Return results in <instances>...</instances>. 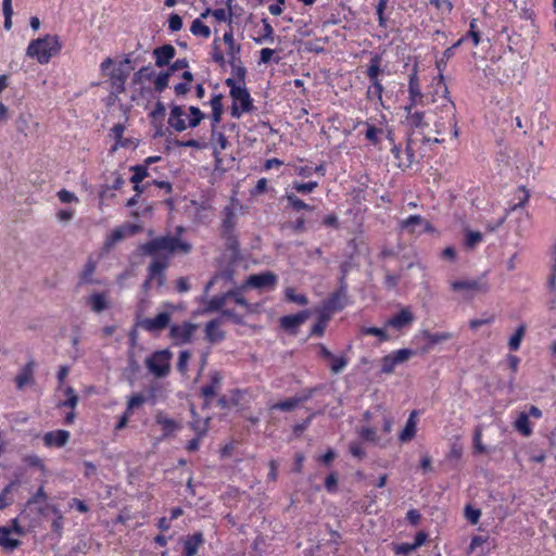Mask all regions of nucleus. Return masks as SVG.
Here are the masks:
<instances>
[{
    "label": "nucleus",
    "mask_w": 556,
    "mask_h": 556,
    "mask_svg": "<svg viewBox=\"0 0 556 556\" xmlns=\"http://www.w3.org/2000/svg\"><path fill=\"white\" fill-rule=\"evenodd\" d=\"M354 128H361L359 132H364L365 138L372 143H377L379 140V135L383 134L382 129H378L372 125L362 122L357 123Z\"/></svg>",
    "instance_id": "nucleus-30"
},
{
    "label": "nucleus",
    "mask_w": 556,
    "mask_h": 556,
    "mask_svg": "<svg viewBox=\"0 0 556 556\" xmlns=\"http://www.w3.org/2000/svg\"><path fill=\"white\" fill-rule=\"evenodd\" d=\"M114 65V61L111 58H106L100 65L102 73L106 74L110 78L112 88L115 92L122 93L125 90L126 80L134 70L129 58H125L118 64H116L110 73L108 71Z\"/></svg>",
    "instance_id": "nucleus-4"
},
{
    "label": "nucleus",
    "mask_w": 556,
    "mask_h": 556,
    "mask_svg": "<svg viewBox=\"0 0 556 556\" xmlns=\"http://www.w3.org/2000/svg\"><path fill=\"white\" fill-rule=\"evenodd\" d=\"M308 317V311H303L298 314L283 316L280 319V325L285 330L294 332Z\"/></svg>",
    "instance_id": "nucleus-23"
},
{
    "label": "nucleus",
    "mask_w": 556,
    "mask_h": 556,
    "mask_svg": "<svg viewBox=\"0 0 556 556\" xmlns=\"http://www.w3.org/2000/svg\"><path fill=\"white\" fill-rule=\"evenodd\" d=\"M35 362L30 359L24 368L21 370V372L15 377V383L17 389L22 390L26 386L31 384L34 382V369H35Z\"/></svg>",
    "instance_id": "nucleus-25"
},
{
    "label": "nucleus",
    "mask_w": 556,
    "mask_h": 556,
    "mask_svg": "<svg viewBox=\"0 0 556 556\" xmlns=\"http://www.w3.org/2000/svg\"><path fill=\"white\" fill-rule=\"evenodd\" d=\"M415 549H417V548L415 547V545L413 543H402V544L395 545V547H394L395 554L403 555V556H408Z\"/></svg>",
    "instance_id": "nucleus-58"
},
{
    "label": "nucleus",
    "mask_w": 556,
    "mask_h": 556,
    "mask_svg": "<svg viewBox=\"0 0 556 556\" xmlns=\"http://www.w3.org/2000/svg\"><path fill=\"white\" fill-rule=\"evenodd\" d=\"M66 400L61 403V406L75 408L78 404V395L72 387H67L64 391Z\"/></svg>",
    "instance_id": "nucleus-48"
},
{
    "label": "nucleus",
    "mask_w": 556,
    "mask_h": 556,
    "mask_svg": "<svg viewBox=\"0 0 556 556\" xmlns=\"http://www.w3.org/2000/svg\"><path fill=\"white\" fill-rule=\"evenodd\" d=\"M224 42L228 46V62L233 68H237L238 71L243 72V68L240 66L241 60H240V51L241 47L240 45H237L233 39L232 30L226 31L223 36Z\"/></svg>",
    "instance_id": "nucleus-16"
},
{
    "label": "nucleus",
    "mask_w": 556,
    "mask_h": 556,
    "mask_svg": "<svg viewBox=\"0 0 556 556\" xmlns=\"http://www.w3.org/2000/svg\"><path fill=\"white\" fill-rule=\"evenodd\" d=\"M407 119H408V123L410 126H414L417 128L429 126L430 122H431V121L425 119V112H418V111H416L414 113H412V111H410L409 113H407Z\"/></svg>",
    "instance_id": "nucleus-42"
},
{
    "label": "nucleus",
    "mask_w": 556,
    "mask_h": 556,
    "mask_svg": "<svg viewBox=\"0 0 556 556\" xmlns=\"http://www.w3.org/2000/svg\"><path fill=\"white\" fill-rule=\"evenodd\" d=\"M481 516V511L478 508H473L469 505L465 507V517L471 525H477Z\"/></svg>",
    "instance_id": "nucleus-53"
},
{
    "label": "nucleus",
    "mask_w": 556,
    "mask_h": 556,
    "mask_svg": "<svg viewBox=\"0 0 556 556\" xmlns=\"http://www.w3.org/2000/svg\"><path fill=\"white\" fill-rule=\"evenodd\" d=\"M212 141L214 143L215 156H218L219 150H225L228 146V140L223 132L212 131Z\"/></svg>",
    "instance_id": "nucleus-45"
},
{
    "label": "nucleus",
    "mask_w": 556,
    "mask_h": 556,
    "mask_svg": "<svg viewBox=\"0 0 556 556\" xmlns=\"http://www.w3.org/2000/svg\"><path fill=\"white\" fill-rule=\"evenodd\" d=\"M433 104H438L437 108L441 109L448 118V124L453 128V135L455 138L458 137L457 121L455 118L456 108L454 102L448 97V89L444 81V77L440 74L433 84V94L431 98Z\"/></svg>",
    "instance_id": "nucleus-3"
},
{
    "label": "nucleus",
    "mask_w": 556,
    "mask_h": 556,
    "mask_svg": "<svg viewBox=\"0 0 556 556\" xmlns=\"http://www.w3.org/2000/svg\"><path fill=\"white\" fill-rule=\"evenodd\" d=\"M23 533L16 519L12 520L11 526L0 527V546L8 552L16 549L21 545L20 538Z\"/></svg>",
    "instance_id": "nucleus-10"
},
{
    "label": "nucleus",
    "mask_w": 556,
    "mask_h": 556,
    "mask_svg": "<svg viewBox=\"0 0 556 556\" xmlns=\"http://www.w3.org/2000/svg\"><path fill=\"white\" fill-rule=\"evenodd\" d=\"M277 283V276L273 273L266 271L256 275H251L245 281V286L261 289L274 288Z\"/></svg>",
    "instance_id": "nucleus-19"
},
{
    "label": "nucleus",
    "mask_w": 556,
    "mask_h": 556,
    "mask_svg": "<svg viewBox=\"0 0 556 556\" xmlns=\"http://www.w3.org/2000/svg\"><path fill=\"white\" fill-rule=\"evenodd\" d=\"M287 199L289 204L296 211L309 208V206L304 201H302L294 194H289Z\"/></svg>",
    "instance_id": "nucleus-61"
},
{
    "label": "nucleus",
    "mask_w": 556,
    "mask_h": 556,
    "mask_svg": "<svg viewBox=\"0 0 556 556\" xmlns=\"http://www.w3.org/2000/svg\"><path fill=\"white\" fill-rule=\"evenodd\" d=\"M203 543L202 533H195L185 541V556H194L199 546Z\"/></svg>",
    "instance_id": "nucleus-34"
},
{
    "label": "nucleus",
    "mask_w": 556,
    "mask_h": 556,
    "mask_svg": "<svg viewBox=\"0 0 556 556\" xmlns=\"http://www.w3.org/2000/svg\"><path fill=\"white\" fill-rule=\"evenodd\" d=\"M30 121L29 114H21L16 119V128L20 132L26 135V130L28 129V124Z\"/></svg>",
    "instance_id": "nucleus-62"
},
{
    "label": "nucleus",
    "mask_w": 556,
    "mask_h": 556,
    "mask_svg": "<svg viewBox=\"0 0 556 556\" xmlns=\"http://www.w3.org/2000/svg\"><path fill=\"white\" fill-rule=\"evenodd\" d=\"M401 228L410 233H415L431 230V225L420 215H412L401 222Z\"/></svg>",
    "instance_id": "nucleus-20"
},
{
    "label": "nucleus",
    "mask_w": 556,
    "mask_h": 556,
    "mask_svg": "<svg viewBox=\"0 0 556 556\" xmlns=\"http://www.w3.org/2000/svg\"><path fill=\"white\" fill-rule=\"evenodd\" d=\"M170 358L172 353L168 350L156 351L146 359V365L156 378H163L169 372Z\"/></svg>",
    "instance_id": "nucleus-8"
},
{
    "label": "nucleus",
    "mask_w": 556,
    "mask_h": 556,
    "mask_svg": "<svg viewBox=\"0 0 556 556\" xmlns=\"http://www.w3.org/2000/svg\"><path fill=\"white\" fill-rule=\"evenodd\" d=\"M163 307L164 311L159 312L155 317H142L137 320V326L148 332H159L167 328L176 307L168 302L164 303Z\"/></svg>",
    "instance_id": "nucleus-5"
},
{
    "label": "nucleus",
    "mask_w": 556,
    "mask_h": 556,
    "mask_svg": "<svg viewBox=\"0 0 556 556\" xmlns=\"http://www.w3.org/2000/svg\"><path fill=\"white\" fill-rule=\"evenodd\" d=\"M155 420L162 427L164 435H168L178 429V424L164 414H157Z\"/></svg>",
    "instance_id": "nucleus-37"
},
{
    "label": "nucleus",
    "mask_w": 556,
    "mask_h": 556,
    "mask_svg": "<svg viewBox=\"0 0 556 556\" xmlns=\"http://www.w3.org/2000/svg\"><path fill=\"white\" fill-rule=\"evenodd\" d=\"M169 76H170V72H165V73L159 74L154 80L155 90L163 91L168 85Z\"/></svg>",
    "instance_id": "nucleus-55"
},
{
    "label": "nucleus",
    "mask_w": 556,
    "mask_h": 556,
    "mask_svg": "<svg viewBox=\"0 0 556 556\" xmlns=\"http://www.w3.org/2000/svg\"><path fill=\"white\" fill-rule=\"evenodd\" d=\"M425 338L429 340L430 343L437 344L443 341H447L452 338L451 332H438V333H430L429 331L424 332Z\"/></svg>",
    "instance_id": "nucleus-50"
},
{
    "label": "nucleus",
    "mask_w": 556,
    "mask_h": 556,
    "mask_svg": "<svg viewBox=\"0 0 556 556\" xmlns=\"http://www.w3.org/2000/svg\"><path fill=\"white\" fill-rule=\"evenodd\" d=\"M362 332L364 334H371L378 337L381 341L389 340V334L387 333L384 328H378V327H366L362 329Z\"/></svg>",
    "instance_id": "nucleus-51"
},
{
    "label": "nucleus",
    "mask_w": 556,
    "mask_h": 556,
    "mask_svg": "<svg viewBox=\"0 0 556 556\" xmlns=\"http://www.w3.org/2000/svg\"><path fill=\"white\" fill-rule=\"evenodd\" d=\"M131 170L134 172V175H132L130 181L134 185H137V182L143 181L149 176L148 168L144 165L132 166Z\"/></svg>",
    "instance_id": "nucleus-47"
},
{
    "label": "nucleus",
    "mask_w": 556,
    "mask_h": 556,
    "mask_svg": "<svg viewBox=\"0 0 556 556\" xmlns=\"http://www.w3.org/2000/svg\"><path fill=\"white\" fill-rule=\"evenodd\" d=\"M185 112L181 106L175 105L169 113L168 125L176 131L186 130L189 125L187 119L184 117Z\"/></svg>",
    "instance_id": "nucleus-24"
},
{
    "label": "nucleus",
    "mask_w": 556,
    "mask_h": 556,
    "mask_svg": "<svg viewBox=\"0 0 556 556\" xmlns=\"http://www.w3.org/2000/svg\"><path fill=\"white\" fill-rule=\"evenodd\" d=\"M182 27V20L178 14H172L168 18V28L172 31H178Z\"/></svg>",
    "instance_id": "nucleus-64"
},
{
    "label": "nucleus",
    "mask_w": 556,
    "mask_h": 556,
    "mask_svg": "<svg viewBox=\"0 0 556 556\" xmlns=\"http://www.w3.org/2000/svg\"><path fill=\"white\" fill-rule=\"evenodd\" d=\"M286 296L289 301L298 303L300 305L307 304V298L304 294H296L294 290L291 288L286 290Z\"/></svg>",
    "instance_id": "nucleus-56"
},
{
    "label": "nucleus",
    "mask_w": 556,
    "mask_h": 556,
    "mask_svg": "<svg viewBox=\"0 0 556 556\" xmlns=\"http://www.w3.org/2000/svg\"><path fill=\"white\" fill-rule=\"evenodd\" d=\"M2 11L4 15V28L7 30L12 27V16H13V8L12 0H3L2 1Z\"/></svg>",
    "instance_id": "nucleus-46"
},
{
    "label": "nucleus",
    "mask_w": 556,
    "mask_h": 556,
    "mask_svg": "<svg viewBox=\"0 0 556 556\" xmlns=\"http://www.w3.org/2000/svg\"><path fill=\"white\" fill-rule=\"evenodd\" d=\"M408 93L410 103L405 106V111L407 113H409L413 108H416L417 105L425 106L429 103V98L422 94L420 90L419 80L416 73H413L409 76Z\"/></svg>",
    "instance_id": "nucleus-13"
},
{
    "label": "nucleus",
    "mask_w": 556,
    "mask_h": 556,
    "mask_svg": "<svg viewBox=\"0 0 556 556\" xmlns=\"http://www.w3.org/2000/svg\"><path fill=\"white\" fill-rule=\"evenodd\" d=\"M237 224V214L233 203L226 205L223 210L222 236L227 241L230 249H237L235 227Z\"/></svg>",
    "instance_id": "nucleus-9"
},
{
    "label": "nucleus",
    "mask_w": 556,
    "mask_h": 556,
    "mask_svg": "<svg viewBox=\"0 0 556 556\" xmlns=\"http://www.w3.org/2000/svg\"><path fill=\"white\" fill-rule=\"evenodd\" d=\"M68 440L70 432L66 430L50 431L43 435V443L48 447H62Z\"/></svg>",
    "instance_id": "nucleus-22"
},
{
    "label": "nucleus",
    "mask_w": 556,
    "mask_h": 556,
    "mask_svg": "<svg viewBox=\"0 0 556 556\" xmlns=\"http://www.w3.org/2000/svg\"><path fill=\"white\" fill-rule=\"evenodd\" d=\"M257 42L262 41H274V29L271 25L267 22V20H263V35L261 38L256 40Z\"/></svg>",
    "instance_id": "nucleus-54"
},
{
    "label": "nucleus",
    "mask_w": 556,
    "mask_h": 556,
    "mask_svg": "<svg viewBox=\"0 0 556 556\" xmlns=\"http://www.w3.org/2000/svg\"><path fill=\"white\" fill-rule=\"evenodd\" d=\"M415 162V155L409 144H407L405 151L403 152V161H401L400 165L403 166V168L410 167L412 164Z\"/></svg>",
    "instance_id": "nucleus-57"
},
{
    "label": "nucleus",
    "mask_w": 556,
    "mask_h": 556,
    "mask_svg": "<svg viewBox=\"0 0 556 556\" xmlns=\"http://www.w3.org/2000/svg\"><path fill=\"white\" fill-rule=\"evenodd\" d=\"M525 334H526V325H520L508 341V346L511 351L519 350Z\"/></svg>",
    "instance_id": "nucleus-43"
},
{
    "label": "nucleus",
    "mask_w": 556,
    "mask_h": 556,
    "mask_svg": "<svg viewBox=\"0 0 556 556\" xmlns=\"http://www.w3.org/2000/svg\"><path fill=\"white\" fill-rule=\"evenodd\" d=\"M87 304L94 313H101L109 307V301L105 293H92L87 299Z\"/></svg>",
    "instance_id": "nucleus-29"
},
{
    "label": "nucleus",
    "mask_w": 556,
    "mask_h": 556,
    "mask_svg": "<svg viewBox=\"0 0 556 556\" xmlns=\"http://www.w3.org/2000/svg\"><path fill=\"white\" fill-rule=\"evenodd\" d=\"M453 291L463 292L465 296H472L488 290V283L483 279L456 280L451 283Z\"/></svg>",
    "instance_id": "nucleus-11"
},
{
    "label": "nucleus",
    "mask_w": 556,
    "mask_h": 556,
    "mask_svg": "<svg viewBox=\"0 0 556 556\" xmlns=\"http://www.w3.org/2000/svg\"><path fill=\"white\" fill-rule=\"evenodd\" d=\"M136 231H137V227L131 226V225H124L121 227H116L106 237V239L104 241V248L108 250L112 249L116 243L123 241L127 236L135 235Z\"/></svg>",
    "instance_id": "nucleus-18"
},
{
    "label": "nucleus",
    "mask_w": 556,
    "mask_h": 556,
    "mask_svg": "<svg viewBox=\"0 0 556 556\" xmlns=\"http://www.w3.org/2000/svg\"><path fill=\"white\" fill-rule=\"evenodd\" d=\"M124 131L125 126L123 124L118 123L112 127L111 132L116 141L114 147L112 148L113 151H115L118 147H127L128 140L123 138Z\"/></svg>",
    "instance_id": "nucleus-38"
},
{
    "label": "nucleus",
    "mask_w": 556,
    "mask_h": 556,
    "mask_svg": "<svg viewBox=\"0 0 556 556\" xmlns=\"http://www.w3.org/2000/svg\"><path fill=\"white\" fill-rule=\"evenodd\" d=\"M379 71H380L379 59L372 58L370 61V65L367 68V75L372 80L374 89H375L374 92L377 93L380 98L383 88H382V85L380 84V81L377 79Z\"/></svg>",
    "instance_id": "nucleus-28"
},
{
    "label": "nucleus",
    "mask_w": 556,
    "mask_h": 556,
    "mask_svg": "<svg viewBox=\"0 0 556 556\" xmlns=\"http://www.w3.org/2000/svg\"><path fill=\"white\" fill-rule=\"evenodd\" d=\"M415 320L414 314L409 307H403L397 314L391 316L386 321V327H391L401 330L408 327Z\"/></svg>",
    "instance_id": "nucleus-17"
},
{
    "label": "nucleus",
    "mask_w": 556,
    "mask_h": 556,
    "mask_svg": "<svg viewBox=\"0 0 556 556\" xmlns=\"http://www.w3.org/2000/svg\"><path fill=\"white\" fill-rule=\"evenodd\" d=\"M355 249L357 252V261L355 263L356 266L363 267L368 266L370 263L369 260V249L366 242L363 239H359L357 243H355Z\"/></svg>",
    "instance_id": "nucleus-31"
},
{
    "label": "nucleus",
    "mask_w": 556,
    "mask_h": 556,
    "mask_svg": "<svg viewBox=\"0 0 556 556\" xmlns=\"http://www.w3.org/2000/svg\"><path fill=\"white\" fill-rule=\"evenodd\" d=\"M24 462L26 464H28L29 466L39 468L42 471L46 470L45 463L38 455H35V454L27 455V456H25Z\"/></svg>",
    "instance_id": "nucleus-59"
},
{
    "label": "nucleus",
    "mask_w": 556,
    "mask_h": 556,
    "mask_svg": "<svg viewBox=\"0 0 556 556\" xmlns=\"http://www.w3.org/2000/svg\"><path fill=\"white\" fill-rule=\"evenodd\" d=\"M190 31L194 36H199L202 38H208L211 36V29L207 25H205L200 18H195L190 27Z\"/></svg>",
    "instance_id": "nucleus-40"
},
{
    "label": "nucleus",
    "mask_w": 556,
    "mask_h": 556,
    "mask_svg": "<svg viewBox=\"0 0 556 556\" xmlns=\"http://www.w3.org/2000/svg\"><path fill=\"white\" fill-rule=\"evenodd\" d=\"M211 108H212V119L213 124H217L220 122L222 113H223V103H222V96L215 94L211 99Z\"/></svg>",
    "instance_id": "nucleus-39"
},
{
    "label": "nucleus",
    "mask_w": 556,
    "mask_h": 556,
    "mask_svg": "<svg viewBox=\"0 0 556 556\" xmlns=\"http://www.w3.org/2000/svg\"><path fill=\"white\" fill-rule=\"evenodd\" d=\"M58 197L62 203L78 202L76 194L65 189L60 190Z\"/></svg>",
    "instance_id": "nucleus-63"
},
{
    "label": "nucleus",
    "mask_w": 556,
    "mask_h": 556,
    "mask_svg": "<svg viewBox=\"0 0 556 556\" xmlns=\"http://www.w3.org/2000/svg\"><path fill=\"white\" fill-rule=\"evenodd\" d=\"M166 269V261L153 260L148 269V278L142 283V289L148 291L152 283L155 281L157 287H163L165 283L164 270Z\"/></svg>",
    "instance_id": "nucleus-12"
},
{
    "label": "nucleus",
    "mask_w": 556,
    "mask_h": 556,
    "mask_svg": "<svg viewBox=\"0 0 556 556\" xmlns=\"http://www.w3.org/2000/svg\"><path fill=\"white\" fill-rule=\"evenodd\" d=\"M304 400H305L304 397H290V399H287L286 401H282V402L271 405L270 409H280V410H285V412H290L294 407H296L301 402H303Z\"/></svg>",
    "instance_id": "nucleus-41"
},
{
    "label": "nucleus",
    "mask_w": 556,
    "mask_h": 556,
    "mask_svg": "<svg viewBox=\"0 0 556 556\" xmlns=\"http://www.w3.org/2000/svg\"><path fill=\"white\" fill-rule=\"evenodd\" d=\"M197 325L192 323H182L181 325H173L169 329V338L177 345H182L190 342Z\"/></svg>",
    "instance_id": "nucleus-15"
},
{
    "label": "nucleus",
    "mask_w": 556,
    "mask_h": 556,
    "mask_svg": "<svg viewBox=\"0 0 556 556\" xmlns=\"http://www.w3.org/2000/svg\"><path fill=\"white\" fill-rule=\"evenodd\" d=\"M368 178L367 176H361L358 180V187L354 188L353 190V201L355 202V228L353 229V233L355 235H362V225L364 220V213L366 212L367 205L364 204L365 202V193L367 188Z\"/></svg>",
    "instance_id": "nucleus-7"
},
{
    "label": "nucleus",
    "mask_w": 556,
    "mask_h": 556,
    "mask_svg": "<svg viewBox=\"0 0 556 556\" xmlns=\"http://www.w3.org/2000/svg\"><path fill=\"white\" fill-rule=\"evenodd\" d=\"M189 112H190V117L188 118V125H189V127L194 128L204 118V114L200 111V109H198L195 106H190Z\"/></svg>",
    "instance_id": "nucleus-49"
},
{
    "label": "nucleus",
    "mask_w": 556,
    "mask_h": 556,
    "mask_svg": "<svg viewBox=\"0 0 556 556\" xmlns=\"http://www.w3.org/2000/svg\"><path fill=\"white\" fill-rule=\"evenodd\" d=\"M416 412H412L409 418L406 421V425L403 431L400 433L399 439L402 442L410 441L416 433V421H415Z\"/></svg>",
    "instance_id": "nucleus-35"
},
{
    "label": "nucleus",
    "mask_w": 556,
    "mask_h": 556,
    "mask_svg": "<svg viewBox=\"0 0 556 556\" xmlns=\"http://www.w3.org/2000/svg\"><path fill=\"white\" fill-rule=\"evenodd\" d=\"M319 355L327 359L328 366L333 374L341 372L346 366V359L343 355L336 356L325 346H320Z\"/></svg>",
    "instance_id": "nucleus-21"
},
{
    "label": "nucleus",
    "mask_w": 556,
    "mask_h": 556,
    "mask_svg": "<svg viewBox=\"0 0 556 556\" xmlns=\"http://www.w3.org/2000/svg\"><path fill=\"white\" fill-rule=\"evenodd\" d=\"M413 355L414 351L409 349H401L386 355L381 361V371L383 374H392L396 365L408 361Z\"/></svg>",
    "instance_id": "nucleus-14"
},
{
    "label": "nucleus",
    "mask_w": 556,
    "mask_h": 556,
    "mask_svg": "<svg viewBox=\"0 0 556 556\" xmlns=\"http://www.w3.org/2000/svg\"><path fill=\"white\" fill-rule=\"evenodd\" d=\"M226 85L230 87V97L233 101L231 116L239 118L243 112L251 111L253 106L250 93L245 88L237 86L232 78H228Z\"/></svg>",
    "instance_id": "nucleus-6"
},
{
    "label": "nucleus",
    "mask_w": 556,
    "mask_h": 556,
    "mask_svg": "<svg viewBox=\"0 0 556 556\" xmlns=\"http://www.w3.org/2000/svg\"><path fill=\"white\" fill-rule=\"evenodd\" d=\"M62 49L61 41L55 35H46L29 42L26 55L36 59L40 64H47L51 58L59 54Z\"/></svg>",
    "instance_id": "nucleus-2"
},
{
    "label": "nucleus",
    "mask_w": 556,
    "mask_h": 556,
    "mask_svg": "<svg viewBox=\"0 0 556 556\" xmlns=\"http://www.w3.org/2000/svg\"><path fill=\"white\" fill-rule=\"evenodd\" d=\"M175 48L170 45H164L162 47L156 48L153 51L155 56V64L159 67L167 65L170 60L175 56Z\"/></svg>",
    "instance_id": "nucleus-26"
},
{
    "label": "nucleus",
    "mask_w": 556,
    "mask_h": 556,
    "mask_svg": "<svg viewBox=\"0 0 556 556\" xmlns=\"http://www.w3.org/2000/svg\"><path fill=\"white\" fill-rule=\"evenodd\" d=\"M514 428L523 437H530L532 434V428L529 420V415L523 412L520 413L514 422Z\"/></svg>",
    "instance_id": "nucleus-32"
},
{
    "label": "nucleus",
    "mask_w": 556,
    "mask_h": 556,
    "mask_svg": "<svg viewBox=\"0 0 556 556\" xmlns=\"http://www.w3.org/2000/svg\"><path fill=\"white\" fill-rule=\"evenodd\" d=\"M231 294V292H227L220 296L212 298L207 303L206 311L214 312L222 309L226 305L228 299H230Z\"/></svg>",
    "instance_id": "nucleus-44"
},
{
    "label": "nucleus",
    "mask_w": 556,
    "mask_h": 556,
    "mask_svg": "<svg viewBox=\"0 0 556 556\" xmlns=\"http://www.w3.org/2000/svg\"><path fill=\"white\" fill-rule=\"evenodd\" d=\"M233 273L230 269H226L217 275H215L210 282L207 283L206 288L212 287L213 285L217 283L219 280L224 281H232Z\"/></svg>",
    "instance_id": "nucleus-52"
},
{
    "label": "nucleus",
    "mask_w": 556,
    "mask_h": 556,
    "mask_svg": "<svg viewBox=\"0 0 556 556\" xmlns=\"http://www.w3.org/2000/svg\"><path fill=\"white\" fill-rule=\"evenodd\" d=\"M191 249L192 245L178 236H161L141 245L143 254L153 256V260L166 261V267L175 254H188Z\"/></svg>",
    "instance_id": "nucleus-1"
},
{
    "label": "nucleus",
    "mask_w": 556,
    "mask_h": 556,
    "mask_svg": "<svg viewBox=\"0 0 556 556\" xmlns=\"http://www.w3.org/2000/svg\"><path fill=\"white\" fill-rule=\"evenodd\" d=\"M554 258V267L552 269V274L548 279L551 300H549V308L556 309V244L553 253Z\"/></svg>",
    "instance_id": "nucleus-36"
},
{
    "label": "nucleus",
    "mask_w": 556,
    "mask_h": 556,
    "mask_svg": "<svg viewBox=\"0 0 556 556\" xmlns=\"http://www.w3.org/2000/svg\"><path fill=\"white\" fill-rule=\"evenodd\" d=\"M205 338L212 342H219L225 338L224 332L220 330V321L218 319L211 320L205 326Z\"/></svg>",
    "instance_id": "nucleus-27"
},
{
    "label": "nucleus",
    "mask_w": 556,
    "mask_h": 556,
    "mask_svg": "<svg viewBox=\"0 0 556 556\" xmlns=\"http://www.w3.org/2000/svg\"><path fill=\"white\" fill-rule=\"evenodd\" d=\"M341 295L340 293L333 294L330 299H328L323 306L321 314L323 316H327V318H330V315L338 311L343 308V304L340 301Z\"/></svg>",
    "instance_id": "nucleus-33"
},
{
    "label": "nucleus",
    "mask_w": 556,
    "mask_h": 556,
    "mask_svg": "<svg viewBox=\"0 0 556 556\" xmlns=\"http://www.w3.org/2000/svg\"><path fill=\"white\" fill-rule=\"evenodd\" d=\"M317 187L316 181L294 182L293 188L301 193H309Z\"/></svg>",
    "instance_id": "nucleus-60"
}]
</instances>
